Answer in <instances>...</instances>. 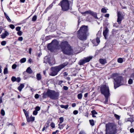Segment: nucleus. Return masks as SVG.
Returning a JSON list of instances; mask_svg holds the SVG:
<instances>
[{
  "label": "nucleus",
  "instance_id": "de8ad7c7",
  "mask_svg": "<svg viewBox=\"0 0 134 134\" xmlns=\"http://www.w3.org/2000/svg\"><path fill=\"white\" fill-rule=\"evenodd\" d=\"M16 67V65L15 64H13L12 66V68L13 69H15Z\"/></svg>",
  "mask_w": 134,
  "mask_h": 134
},
{
  "label": "nucleus",
  "instance_id": "9b49d317",
  "mask_svg": "<svg viewBox=\"0 0 134 134\" xmlns=\"http://www.w3.org/2000/svg\"><path fill=\"white\" fill-rule=\"evenodd\" d=\"M124 16L122 13L120 12H118L117 22L119 24H120L121 23L122 20L124 18Z\"/></svg>",
  "mask_w": 134,
  "mask_h": 134
},
{
  "label": "nucleus",
  "instance_id": "69168bd1",
  "mask_svg": "<svg viewBox=\"0 0 134 134\" xmlns=\"http://www.w3.org/2000/svg\"><path fill=\"white\" fill-rule=\"evenodd\" d=\"M32 60L31 59H30L28 60V62L29 63H31L32 62Z\"/></svg>",
  "mask_w": 134,
  "mask_h": 134
},
{
  "label": "nucleus",
  "instance_id": "5fc2aeb1",
  "mask_svg": "<svg viewBox=\"0 0 134 134\" xmlns=\"http://www.w3.org/2000/svg\"><path fill=\"white\" fill-rule=\"evenodd\" d=\"M1 114L4 115L5 114V112L3 110H2L1 111Z\"/></svg>",
  "mask_w": 134,
  "mask_h": 134
},
{
  "label": "nucleus",
  "instance_id": "a19ab883",
  "mask_svg": "<svg viewBox=\"0 0 134 134\" xmlns=\"http://www.w3.org/2000/svg\"><path fill=\"white\" fill-rule=\"evenodd\" d=\"M53 6V4L52 3L47 8V9H51Z\"/></svg>",
  "mask_w": 134,
  "mask_h": 134
},
{
  "label": "nucleus",
  "instance_id": "423d86ee",
  "mask_svg": "<svg viewBox=\"0 0 134 134\" xmlns=\"http://www.w3.org/2000/svg\"><path fill=\"white\" fill-rule=\"evenodd\" d=\"M105 134H116V126L113 123H109L106 125Z\"/></svg>",
  "mask_w": 134,
  "mask_h": 134
},
{
  "label": "nucleus",
  "instance_id": "c85d7f7f",
  "mask_svg": "<svg viewBox=\"0 0 134 134\" xmlns=\"http://www.w3.org/2000/svg\"><path fill=\"white\" fill-rule=\"evenodd\" d=\"M82 95L81 93L77 95L78 98L79 99H81L82 97Z\"/></svg>",
  "mask_w": 134,
  "mask_h": 134
},
{
  "label": "nucleus",
  "instance_id": "f704fd0d",
  "mask_svg": "<svg viewBox=\"0 0 134 134\" xmlns=\"http://www.w3.org/2000/svg\"><path fill=\"white\" fill-rule=\"evenodd\" d=\"M128 83L129 84L131 85L132 83L133 80L131 79H130L128 81Z\"/></svg>",
  "mask_w": 134,
  "mask_h": 134
},
{
  "label": "nucleus",
  "instance_id": "f8f14e48",
  "mask_svg": "<svg viewBox=\"0 0 134 134\" xmlns=\"http://www.w3.org/2000/svg\"><path fill=\"white\" fill-rule=\"evenodd\" d=\"M52 60H53L52 62H51L52 60H50V58H47V62H45V61L44 62V63H47V62L48 63L50 66H51L55 64V62L54 59H52Z\"/></svg>",
  "mask_w": 134,
  "mask_h": 134
},
{
  "label": "nucleus",
  "instance_id": "bf43d9fd",
  "mask_svg": "<svg viewBox=\"0 0 134 134\" xmlns=\"http://www.w3.org/2000/svg\"><path fill=\"white\" fill-rule=\"evenodd\" d=\"M79 134H86L85 132L83 131H81L80 133H79Z\"/></svg>",
  "mask_w": 134,
  "mask_h": 134
},
{
  "label": "nucleus",
  "instance_id": "09e8293b",
  "mask_svg": "<svg viewBox=\"0 0 134 134\" xmlns=\"http://www.w3.org/2000/svg\"><path fill=\"white\" fill-rule=\"evenodd\" d=\"M97 42L98 44L100 42V40H99V38L98 37H97L96 39Z\"/></svg>",
  "mask_w": 134,
  "mask_h": 134
},
{
  "label": "nucleus",
  "instance_id": "dca6fc26",
  "mask_svg": "<svg viewBox=\"0 0 134 134\" xmlns=\"http://www.w3.org/2000/svg\"><path fill=\"white\" fill-rule=\"evenodd\" d=\"M90 14L93 16L95 18L98 19L97 16V14L96 12L92 11L91 10Z\"/></svg>",
  "mask_w": 134,
  "mask_h": 134
},
{
  "label": "nucleus",
  "instance_id": "393cba45",
  "mask_svg": "<svg viewBox=\"0 0 134 134\" xmlns=\"http://www.w3.org/2000/svg\"><path fill=\"white\" fill-rule=\"evenodd\" d=\"M133 120L132 118H129L127 119V120H126V122L130 121L131 122V123L133 122Z\"/></svg>",
  "mask_w": 134,
  "mask_h": 134
},
{
  "label": "nucleus",
  "instance_id": "5701e85b",
  "mask_svg": "<svg viewBox=\"0 0 134 134\" xmlns=\"http://www.w3.org/2000/svg\"><path fill=\"white\" fill-rule=\"evenodd\" d=\"M110 95H107L104 96L105 98V103H107L108 101V98Z\"/></svg>",
  "mask_w": 134,
  "mask_h": 134
},
{
  "label": "nucleus",
  "instance_id": "e2e57ef3",
  "mask_svg": "<svg viewBox=\"0 0 134 134\" xmlns=\"http://www.w3.org/2000/svg\"><path fill=\"white\" fill-rule=\"evenodd\" d=\"M109 14H106L104 16L105 17L108 18L109 16Z\"/></svg>",
  "mask_w": 134,
  "mask_h": 134
},
{
  "label": "nucleus",
  "instance_id": "e433bc0d",
  "mask_svg": "<svg viewBox=\"0 0 134 134\" xmlns=\"http://www.w3.org/2000/svg\"><path fill=\"white\" fill-rule=\"evenodd\" d=\"M51 127L52 128H54L55 127V124L53 122H52L50 124Z\"/></svg>",
  "mask_w": 134,
  "mask_h": 134
},
{
  "label": "nucleus",
  "instance_id": "774afa93",
  "mask_svg": "<svg viewBox=\"0 0 134 134\" xmlns=\"http://www.w3.org/2000/svg\"><path fill=\"white\" fill-rule=\"evenodd\" d=\"M31 50L32 49L31 48H30L29 49V52L30 54L31 53Z\"/></svg>",
  "mask_w": 134,
  "mask_h": 134
},
{
  "label": "nucleus",
  "instance_id": "338daca9",
  "mask_svg": "<svg viewBox=\"0 0 134 134\" xmlns=\"http://www.w3.org/2000/svg\"><path fill=\"white\" fill-rule=\"evenodd\" d=\"M88 94V93H85L84 96V97H86L87 96Z\"/></svg>",
  "mask_w": 134,
  "mask_h": 134
},
{
  "label": "nucleus",
  "instance_id": "cd10ccee",
  "mask_svg": "<svg viewBox=\"0 0 134 134\" xmlns=\"http://www.w3.org/2000/svg\"><path fill=\"white\" fill-rule=\"evenodd\" d=\"M26 59L25 58H23L20 60V62L21 63H23L25 62L26 61Z\"/></svg>",
  "mask_w": 134,
  "mask_h": 134
},
{
  "label": "nucleus",
  "instance_id": "412c9836",
  "mask_svg": "<svg viewBox=\"0 0 134 134\" xmlns=\"http://www.w3.org/2000/svg\"><path fill=\"white\" fill-rule=\"evenodd\" d=\"M36 77L38 80H40L41 79V76L40 74H37L36 75Z\"/></svg>",
  "mask_w": 134,
  "mask_h": 134
},
{
  "label": "nucleus",
  "instance_id": "c9c22d12",
  "mask_svg": "<svg viewBox=\"0 0 134 134\" xmlns=\"http://www.w3.org/2000/svg\"><path fill=\"white\" fill-rule=\"evenodd\" d=\"M114 116H115V118H116V119L117 120H119L120 119V116H119V115H118L116 114H114Z\"/></svg>",
  "mask_w": 134,
  "mask_h": 134
},
{
  "label": "nucleus",
  "instance_id": "4d7b16f0",
  "mask_svg": "<svg viewBox=\"0 0 134 134\" xmlns=\"http://www.w3.org/2000/svg\"><path fill=\"white\" fill-rule=\"evenodd\" d=\"M35 97L36 99H37L39 97V95L37 94H36L35 96Z\"/></svg>",
  "mask_w": 134,
  "mask_h": 134
},
{
  "label": "nucleus",
  "instance_id": "72a5a7b5",
  "mask_svg": "<svg viewBox=\"0 0 134 134\" xmlns=\"http://www.w3.org/2000/svg\"><path fill=\"white\" fill-rule=\"evenodd\" d=\"M59 120H60V123H62L64 119L63 117H61L59 118Z\"/></svg>",
  "mask_w": 134,
  "mask_h": 134
},
{
  "label": "nucleus",
  "instance_id": "473e14b6",
  "mask_svg": "<svg viewBox=\"0 0 134 134\" xmlns=\"http://www.w3.org/2000/svg\"><path fill=\"white\" fill-rule=\"evenodd\" d=\"M101 11L103 13H106L107 12L106 9L104 8H103L101 9Z\"/></svg>",
  "mask_w": 134,
  "mask_h": 134
},
{
  "label": "nucleus",
  "instance_id": "6e6552de",
  "mask_svg": "<svg viewBox=\"0 0 134 134\" xmlns=\"http://www.w3.org/2000/svg\"><path fill=\"white\" fill-rule=\"evenodd\" d=\"M62 7V10L63 11H66L69 9V3L68 0H63L59 4Z\"/></svg>",
  "mask_w": 134,
  "mask_h": 134
},
{
  "label": "nucleus",
  "instance_id": "052dcab7",
  "mask_svg": "<svg viewBox=\"0 0 134 134\" xmlns=\"http://www.w3.org/2000/svg\"><path fill=\"white\" fill-rule=\"evenodd\" d=\"M130 131L131 133H134V129L133 128H131L130 130Z\"/></svg>",
  "mask_w": 134,
  "mask_h": 134
},
{
  "label": "nucleus",
  "instance_id": "49530a36",
  "mask_svg": "<svg viewBox=\"0 0 134 134\" xmlns=\"http://www.w3.org/2000/svg\"><path fill=\"white\" fill-rule=\"evenodd\" d=\"M16 81H17L18 82H19L21 80V79L19 77H18L17 78H16Z\"/></svg>",
  "mask_w": 134,
  "mask_h": 134
},
{
  "label": "nucleus",
  "instance_id": "79ce46f5",
  "mask_svg": "<svg viewBox=\"0 0 134 134\" xmlns=\"http://www.w3.org/2000/svg\"><path fill=\"white\" fill-rule=\"evenodd\" d=\"M22 32L21 31H18L17 32V34L18 35H19V36H20L22 35Z\"/></svg>",
  "mask_w": 134,
  "mask_h": 134
},
{
  "label": "nucleus",
  "instance_id": "4be33fe9",
  "mask_svg": "<svg viewBox=\"0 0 134 134\" xmlns=\"http://www.w3.org/2000/svg\"><path fill=\"white\" fill-rule=\"evenodd\" d=\"M60 107L62 108H64L66 109L68 108L69 107V105L68 104H67L65 105H60Z\"/></svg>",
  "mask_w": 134,
  "mask_h": 134
},
{
  "label": "nucleus",
  "instance_id": "6ab92c4d",
  "mask_svg": "<svg viewBox=\"0 0 134 134\" xmlns=\"http://www.w3.org/2000/svg\"><path fill=\"white\" fill-rule=\"evenodd\" d=\"M90 10L86 11L84 12H82L81 13V14L84 16H85L86 14H90Z\"/></svg>",
  "mask_w": 134,
  "mask_h": 134
},
{
  "label": "nucleus",
  "instance_id": "b1692460",
  "mask_svg": "<svg viewBox=\"0 0 134 134\" xmlns=\"http://www.w3.org/2000/svg\"><path fill=\"white\" fill-rule=\"evenodd\" d=\"M8 68H5L4 70L3 73L4 74H6L8 73Z\"/></svg>",
  "mask_w": 134,
  "mask_h": 134
},
{
  "label": "nucleus",
  "instance_id": "a878e982",
  "mask_svg": "<svg viewBox=\"0 0 134 134\" xmlns=\"http://www.w3.org/2000/svg\"><path fill=\"white\" fill-rule=\"evenodd\" d=\"M4 14L6 18H7L9 22H10L11 20L10 19L9 17L5 13H4Z\"/></svg>",
  "mask_w": 134,
  "mask_h": 134
},
{
  "label": "nucleus",
  "instance_id": "0e129e2a",
  "mask_svg": "<svg viewBox=\"0 0 134 134\" xmlns=\"http://www.w3.org/2000/svg\"><path fill=\"white\" fill-rule=\"evenodd\" d=\"M101 34V32L100 31H98V34H97V36H100Z\"/></svg>",
  "mask_w": 134,
  "mask_h": 134
},
{
  "label": "nucleus",
  "instance_id": "bb28decb",
  "mask_svg": "<svg viewBox=\"0 0 134 134\" xmlns=\"http://www.w3.org/2000/svg\"><path fill=\"white\" fill-rule=\"evenodd\" d=\"M118 62L119 63H122L123 62V60L122 58H119L118 59Z\"/></svg>",
  "mask_w": 134,
  "mask_h": 134
},
{
  "label": "nucleus",
  "instance_id": "37998d69",
  "mask_svg": "<svg viewBox=\"0 0 134 134\" xmlns=\"http://www.w3.org/2000/svg\"><path fill=\"white\" fill-rule=\"evenodd\" d=\"M21 29V27L19 26H17L16 27V31H20V30Z\"/></svg>",
  "mask_w": 134,
  "mask_h": 134
},
{
  "label": "nucleus",
  "instance_id": "1a4fd4ad",
  "mask_svg": "<svg viewBox=\"0 0 134 134\" xmlns=\"http://www.w3.org/2000/svg\"><path fill=\"white\" fill-rule=\"evenodd\" d=\"M100 91L104 96L110 95L109 87L108 86L105 85L102 86L100 87Z\"/></svg>",
  "mask_w": 134,
  "mask_h": 134
},
{
  "label": "nucleus",
  "instance_id": "680f3d73",
  "mask_svg": "<svg viewBox=\"0 0 134 134\" xmlns=\"http://www.w3.org/2000/svg\"><path fill=\"white\" fill-rule=\"evenodd\" d=\"M76 104L75 103H73L72 104V106L73 107H75L76 106Z\"/></svg>",
  "mask_w": 134,
  "mask_h": 134
},
{
  "label": "nucleus",
  "instance_id": "4c0bfd02",
  "mask_svg": "<svg viewBox=\"0 0 134 134\" xmlns=\"http://www.w3.org/2000/svg\"><path fill=\"white\" fill-rule=\"evenodd\" d=\"M91 113L92 115L93 114H97V113L95 111V110H93L91 111Z\"/></svg>",
  "mask_w": 134,
  "mask_h": 134
},
{
  "label": "nucleus",
  "instance_id": "6e6d98bb",
  "mask_svg": "<svg viewBox=\"0 0 134 134\" xmlns=\"http://www.w3.org/2000/svg\"><path fill=\"white\" fill-rule=\"evenodd\" d=\"M25 115L26 117V119L27 118H28L29 117V115L28 113H27V111H25Z\"/></svg>",
  "mask_w": 134,
  "mask_h": 134
},
{
  "label": "nucleus",
  "instance_id": "c756f323",
  "mask_svg": "<svg viewBox=\"0 0 134 134\" xmlns=\"http://www.w3.org/2000/svg\"><path fill=\"white\" fill-rule=\"evenodd\" d=\"M37 16L36 15H34L32 18V21H35L37 19Z\"/></svg>",
  "mask_w": 134,
  "mask_h": 134
},
{
  "label": "nucleus",
  "instance_id": "3c124183",
  "mask_svg": "<svg viewBox=\"0 0 134 134\" xmlns=\"http://www.w3.org/2000/svg\"><path fill=\"white\" fill-rule=\"evenodd\" d=\"M38 112L36 111L35 110L33 112V114L35 115H36L37 114Z\"/></svg>",
  "mask_w": 134,
  "mask_h": 134
},
{
  "label": "nucleus",
  "instance_id": "0eeeda50",
  "mask_svg": "<svg viewBox=\"0 0 134 134\" xmlns=\"http://www.w3.org/2000/svg\"><path fill=\"white\" fill-rule=\"evenodd\" d=\"M58 43L56 40H53L48 45V49L51 52H53L57 48Z\"/></svg>",
  "mask_w": 134,
  "mask_h": 134
},
{
  "label": "nucleus",
  "instance_id": "c03bdc74",
  "mask_svg": "<svg viewBox=\"0 0 134 134\" xmlns=\"http://www.w3.org/2000/svg\"><path fill=\"white\" fill-rule=\"evenodd\" d=\"M9 26H10V27L12 29H13L15 28L14 25L13 24H10Z\"/></svg>",
  "mask_w": 134,
  "mask_h": 134
},
{
  "label": "nucleus",
  "instance_id": "20e7f679",
  "mask_svg": "<svg viewBox=\"0 0 134 134\" xmlns=\"http://www.w3.org/2000/svg\"><path fill=\"white\" fill-rule=\"evenodd\" d=\"M68 63V62H66L58 66L52 67L51 69V72L49 73V75L53 76L57 75L59 72L67 66Z\"/></svg>",
  "mask_w": 134,
  "mask_h": 134
},
{
  "label": "nucleus",
  "instance_id": "ddd939ff",
  "mask_svg": "<svg viewBox=\"0 0 134 134\" xmlns=\"http://www.w3.org/2000/svg\"><path fill=\"white\" fill-rule=\"evenodd\" d=\"M109 31V30L107 27L105 28V29H104L103 31V35L105 39H107V35Z\"/></svg>",
  "mask_w": 134,
  "mask_h": 134
},
{
  "label": "nucleus",
  "instance_id": "864d4df0",
  "mask_svg": "<svg viewBox=\"0 0 134 134\" xmlns=\"http://www.w3.org/2000/svg\"><path fill=\"white\" fill-rule=\"evenodd\" d=\"M18 40L21 41L23 40V37H19L18 38Z\"/></svg>",
  "mask_w": 134,
  "mask_h": 134
},
{
  "label": "nucleus",
  "instance_id": "9d476101",
  "mask_svg": "<svg viewBox=\"0 0 134 134\" xmlns=\"http://www.w3.org/2000/svg\"><path fill=\"white\" fill-rule=\"evenodd\" d=\"M92 58V57L91 56L84 58L80 60L78 64L80 65H82L86 63L89 62Z\"/></svg>",
  "mask_w": 134,
  "mask_h": 134
},
{
  "label": "nucleus",
  "instance_id": "2eb2a0df",
  "mask_svg": "<svg viewBox=\"0 0 134 134\" xmlns=\"http://www.w3.org/2000/svg\"><path fill=\"white\" fill-rule=\"evenodd\" d=\"M9 35V32L7 31H5L4 32V33H2L1 35V38H5L6 36H8Z\"/></svg>",
  "mask_w": 134,
  "mask_h": 134
},
{
  "label": "nucleus",
  "instance_id": "f03ea898",
  "mask_svg": "<svg viewBox=\"0 0 134 134\" xmlns=\"http://www.w3.org/2000/svg\"><path fill=\"white\" fill-rule=\"evenodd\" d=\"M89 34L88 26L83 25L77 31V37L81 40H85L87 39V36Z\"/></svg>",
  "mask_w": 134,
  "mask_h": 134
},
{
  "label": "nucleus",
  "instance_id": "f257e3e1",
  "mask_svg": "<svg viewBox=\"0 0 134 134\" xmlns=\"http://www.w3.org/2000/svg\"><path fill=\"white\" fill-rule=\"evenodd\" d=\"M60 46L63 53L65 55H70L73 52L72 47L67 41H63L60 44Z\"/></svg>",
  "mask_w": 134,
  "mask_h": 134
},
{
  "label": "nucleus",
  "instance_id": "39448f33",
  "mask_svg": "<svg viewBox=\"0 0 134 134\" xmlns=\"http://www.w3.org/2000/svg\"><path fill=\"white\" fill-rule=\"evenodd\" d=\"M47 96L51 99L53 100L57 99L59 96V93L56 92L54 91L48 90L46 93H43V98H46V96Z\"/></svg>",
  "mask_w": 134,
  "mask_h": 134
},
{
  "label": "nucleus",
  "instance_id": "a18cd8bd",
  "mask_svg": "<svg viewBox=\"0 0 134 134\" xmlns=\"http://www.w3.org/2000/svg\"><path fill=\"white\" fill-rule=\"evenodd\" d=\"M6 44V42L5 41H3L1 42V44L2 46H4Z\"/></svg>",
  "mask_w": 134,
  "mask_h": 134
},
{
  "label": "nucleus",
  "instance_id": "13d9d810",
  "mask_svg": "<svg viewBox=\"0 0 134 134\" xmlns=\"http://www.w3.org/2000/svg\"><path fill=\"white\" fill-rule=\"evenodd\" d=\"M78 111L76 110H75L73 111V114L75 115L77 114H78Z\"/></svg>",
  "mask_w": 134,
  "mask_h": 134
},
{
  "label": "nucleus",
  "instance_id": "ea45409f",
  "mask_svg": "<svg viewBox=\"0 0 134 134\" xmlns=\"http://www.w3.org/2000/svg\"><path fill=\"white\" fill-rule=\"evenodd\" d=\"M40 108L39 106H37L35 108V110L37 111H38L40 110Z\"/></svg>",
  "mask_w": 134,
  "mask_h": 134
},
{
  "label": "nucleus",
  "instance_id": "f3484780",
  "mask_svg": "<svg viewBox=\"0 0 134 134\" xmlns=\"http://www.w3.org/2000/svg\"><path fill=\"white\" fill-rule=\"evenodd\" d=\"M100 63L104 65L107 63L106 60L105 59H100L99 60Z\"/></svg>",
  "mask_w": 134,
  "mask_h": 134
},
{
  "label": "nucleus",
  "instance_id": "aec40b11",
  "mask_svg": "<svg viewBox=\"0 0 134 134\" xmlns=\"http://www.w3.org/2000/svg\"><path fill=\"white\" fill-rule=\"evenodd\" d=\"M26 72L29 74H31L32 72V71L30 67H28L26 70Z\"/></svg>",
  "mask_w": 134,
  "mask_h": 134
},
{
  "label": "nucleus",
  "instance_id": "8fccbe9b",
  "mask_svg": "<svg viewBox=\"0 0 134 134\" xmlns=\"http://www.w3.org/2000/svg\"><path fill=\"white\" fill-rule=\"evenodd\" d=\"M63 89L65 90H67L68 89V88L66 86H64L63 87Z\"/></svg>",
  "mask_w": 134,
  "mask_h": 134
},
{
  "label": "nucleus",
  "instance_id": "603ef678",
  "mask_svg": "<svg viewBox=\"0 0 134 134\" xmlns=\"http://www.w3.org/2000/svg\"><path fill=\"white\" fill-rule=\"evenodd\" d=\"M125 26V25H122L120 27V29L121 30H122L124 29L123 28Z\"/></svg>",
  "mask_w": 134,
  "mask_h": 134
},
{
  "label": "nucleus",
  "instance_id": "7c9ffc66",
  "mask_svg": "<svg viewBox=\"0 0 134 134\" xmlns=\"http://www.w3.org/2000/svg\"><path fill=\"white\" fill-rule=\"evenodd\" d=\"M16 78L15 77L13 76L11 78V80L13 82H14L16 81Z\"/></svg>",
  "mask_w": 134,
  "mask_h": 134
},
{
  "label": "nucleus",
  "instance_id": "2f4dec72",
  "mask_svg": "<svg viewBox=\"0 0 134 134\" xmlns=\"http://www.w3.org/2000/svg\"><path fill=\"white\" fill-rule=\"evenodd\" d=\"M90 123L91 125L92 126H93L94 125V121L93 120H89Z\"/></svg>",
  "mask_w": 134,
  "mask_h": 134
},
{
  "label": "nucleus",
  "instance_id": "7ed1b4c3",
  "mask_svg": "<svg viewBox=\"0 0 134 134\" xmlns=\"http://www.w3.org/2000/svg\"><path fill=\"white\" fill-rule=\"evenodd\" d=\"M118 75V74L117 73H115L113 74V77L114 78V84L115 89L125 84L124 81L122 77L117 76Z\"/></svg>",
  "mask_w": 134,
  "mask_h": 134
},
{
  "label": "nucleus",
  "instance_id": "a211bd4d",
  "mask_svg": "<svg viewBox=\"0 0 134 134\" xmlns=\"http://www.w3.org/2000/svg\"><path fill=\"white\" fill-rule=\"evenodd\" d=\"M24 85L23 84H21L20 85L18 88V89L19 91H21L22 89L24 87Z\"/></svg>",
  "mask_w": 134,
  "mask_h": 134
},
{
  "label": "nucleus",
  "instance_id": "4468645a",
  "mask_svg": "<svg viewBox=\"0 0 134 134\" xmlns=\"http://www.w3.org/2000/svg\"><path fill=\"white\" fill-rule=\"evenodd\" d=\"M27 121L28 122H32L35 120V117H32L31 116L30 117H28L26 119Z\"/></svg>",
  "mask_w": 134,
  "mask_h": 134
},
{
  "label": "nucleus",
  "instance_id": "58836bf2",
  "mask_svg": "<svg viewBox=\"0 0 134 134\" xmlns=\"http://www.w3.org/2000/svg\"><path fill=\"white\" fill-rule=\"evenodd\" d=\"M58 125L59 126V128L60 129H63L64 126L63 125H60V124H59Z\"/></svg>",
  "mask_w": 134,
  "mask_h": 134
}]
</instances>
